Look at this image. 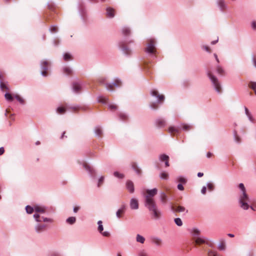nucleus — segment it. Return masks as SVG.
<instances>
[{
	"instance_id": "0eeeda50",
	"label": "nucleus",
	"mask_w": 256,
	"mask_h": 256,
	"mask_svg": "<svg viewBox=\"0 0 256 256\" xmlns=\"http://www.w3.org/2000/svg\"><path fill=\"white\" fill-rule=\"evenodd\" d=\"M159 158L161 162H165V166L168 167L169 164V156L165 154H162L160 156Z\"/></svg>"
},
{
	"instance_id": "4468645a",
	"label": "nucleus",
	"mask_w": 256,
	"mask_h": 256,
	"mask_svg": "<svg viewBox=\"0 0 256 256\" xmlns=\"http://www.w3.org/2000/svg\"><path fill=\"white\" fill-rule=\"evenodd\" d=\"M34 211L39 214H44L46 212V208L42 206H34Z\"/></svg>"
},
{
	"instance_id": "2eb2a0df",
	"label": "nucleus",
	"mask_w": 256,
	"mask_h": 256,
	"mask_svg": "<svg viewBox=\"0 0 256 256\" xmlns=\"http://www.w3.org/2000/svg\"><path fill=\"white\" fill-rule=\"evenodd\" d=\"M125 212V206H122L116 212V215L118 218H120L122 216V215Z\"/></svg>"
},
{
	"instance_id": "72a5a7b5",
	"label": "nucleus",
	"mask_w": 256,
	"mask_h": 256,
	"mask_svg": "<svg viewBox=\"0 0 256 256\" xmlns=\"http://www.w3.org/2000/svg\"><path fill=\"white\" fill-rule=\"evenodd\" d=\"M26 210L27 213H28L29 214H32L34 212V207L32 208L29 206H26Z\"/></svg>"
},
{
	"instance_id": "bf43d9fd",
	"label": "nucleus",
	"mask_w": 256,
	"mask_h": 256,
	"mask_svg": "<svg viewBox=\"0 0 256 256\" xmlns=\"http://www.w3.org/2000/svg\"><path fill=\"white\" fill-rule=\"evenodd\" d=\"M106 80V78L104 77L100 78L98 80V81L100 83H104Z\"/></svg>"
},
{
	"instance_id": "09e8293b",
	"label": "nucleus",
	"mask_w": 256,
	"mask_h": 256,
	"mask_svg": "<svg viewBox=\"0 0 256 256\" xmlns=\"http://www.w3.org/2000/svg\"><path fill=\"white\" fill-rule=\"evenodd\" d=\"M178 181L180 182L181 184H184L186 182V180L182 177H180L178 178Z\"/></svg>"
},
{
	"instance_id": "4be33fe9",
	"label": "nucleus",
	"mask_w": 256,
	"mask_h": 256,
	"mask_svg": "<svg viewBox=\"0 0 256 256\" xmlns=\"http://www.w3.org/2000/svg\"><path fill=\"white\" fill-rule=\"evenodd\" d=\"M156 126L158 127H163L166 124V122L163 119H158L156 122Z\"/></svg>"
},
{
	"instance_id": "864d4df0",
	"label": "nucleus",
	"mask_w": 256,
	"mask_h": 256,
	"mask_svg": "<svg viewBox=\"0 0 256 256\" xmlns=\"http://www.w3.org/2000/svg\"><path fill=\"white\" fill-rule=\"evenodd\" d=\"M208 188L210 190H212L214 188V186L212 183H208Z\"/></svg>"
},
{
	"instance_id": "1a4fd4ad",
	"label": "nucleus",
	"mask_w": 256,
	"mask_h": 256,
	"mask_svg": "<svg viewBox=\"0 0 256 256\" xmlns=\"http://www.w3.org/2000/svg\"><path fill=\"white\" fill-rule=\"evenodd\" d=\"M152 95L156 96L160 102H163L164 100V96L162 94H159L158 92L156 90H152Z\"/></svg>"
},
{
	"instance_id": "f8f14e48",
	"label": "nucleus",
	"mask_w": 256,
	"mask_h": 256,
	"mask_svg": "<svg viewBox=\"0 0 256 256\" xmlns=\"http://www.w3.org/2000/svg\"><path fill=\"white\" fill-rule=\"evenodd\" d=\"M121 82L119 80H116L114 84H106V88L108 90H114V86H120Z\"/></svg>"
},
{
	"instance_id": "c03bdc74",
	"label": "nucleus",
	"mask_w": 256,
	"mask_h": 256,
	"mask_svg": "<svg viewBox=\"0 0 256 256\" xmlns=\"http://www.w3.org/2000/svg\"><path fill=\"white\" fill-rule=\"evenodd\" d=\"M0 87L1 88V89L4 90H8V88L7 86L6 85V84L2 82H0Z\"/></svg>"
},
{
	"instance_id": "bb28decb",
	"label": "nucleus",
	"mask_w": 256,
	"mask_h": 256,
	"mask_svg": "<svg viewBox=\"0 0 256 256\" xmlns=\"http://www.w3.org/2000/svg\"><path fill=\"white\" fill-rule=\"evenodd\" d=\"M160 199H161V201L162 202H163L164 204L166 203L168 199H167V196L165 193L162 192L161 194Z\"/></svg>"
},
{
	"instance_id": "f704fd0d",
	"label": "nucleus",
	"mask_w": 256,
	"mask_h": 256,
	"mask_svg": "<svg viewBox=\"0 0 256 256\" xmlns=\"http://www.w3.org/2000/svg\"><path fill=\"white\" fill-rule=\"evenodd\" d=\"M122 34L124 36H128L130 33V30L128 28H124L122 30Z\"/></svg>"
},
{
	"instance_id": "7c9ffc66",
	"label": "nucleus",
	"mask_w": 256,
	"mask_h": 256,
	"mask_svg": "<svg viewBox=\"0 0 256 256\" xmlns=\"http://www.w3.org/2000/svg\"><path fill=\"white\" fill-rule=\"evenodd\" d=\"M122 48L124 52L127 54H131V50L126 48L125 44H123L122 45Z\"/></svg>"
},
{
	"instance_id": "e2e57ef3",
	"label": "nucleus",
	"mask_w": 256,
	"mask_h": 256,
	"mask_svg": "<svg viewBox=\"0 0 256 256\" xmlns=\"http://www.w3.org/2000/svg\"><path fill=\"white\" fill-rule=\"evenodd\" d=\"M4 152V149L3 147L0 148V156L3 154Z\"/></svg>"
},
{
	"instance_id": "6e6552de",
	"label": "nucleus",
	"mask_w": 256,
	"mask_h": 256,
	"mask_svg": "<svg viewBox=\"0 0 256 256\" xmlns=\"http://www.w3.org/2000/svg\"><path fill=\"white\" fill-rule=\"evenodd\" d=\"M172 210L174 212H180L185 210V208L180 206L172 205Z\"/></svg>"
},
{
	"instance_id": "8fccbe9b",
	"label": "nucleus",
	"mask_w": 256,
	"mask_h": 256,
	"mask_svg": "<svg viewBox=\"0 0 256 256\" xmlns=\"http://www.w3.org/2000/svg\"><path fill=\"white\" fill-rule=\"evenodd\" d=\"M15 98H16V100L21 104H23L24 102V100L22 99V98H21L19 95H16Z\"/></svg>"
},
{
	"instance_id": "338daca9",
	"label": "nucleus",
	"mask_w": 256,
	"mask_h": 256,
	"mask_svg": "<svg viewBox=\"0 0 256 256\" xmlns=\"http://www.w3.org/2000/svg\"><path fill=\"white\" fill-rule=\"evenodd\" d=\"M252 27L254 30H256V22H253L252 23Z\"/></svg>"
},
{
	"instance_id": "680f3d73",
	"label": "nucleus",
	"mask_w": 256,
	"mask_h": 256,
	"mask_svg": "<svg viewBox=\"0 0 256 256\" xmlns=\"http://www.w3.org/2000/svg\"><path fill=\"white\" fill-rule=\"evenodd\" d=\"M246 114L247 116H250V112L248 111V108L246 107H245L244 108Z\"/></svg>"
},
{
	"instance_id": "6ab92c4d",
	"label": "nucleus",
	"mask_w": 256,
	"mask_h": 256,
	"mask_svg": "<svg viewBox=\"0 0 256 256\" xmlns=\"http://www.w3.org/2000/svg\"><path fill=\"white\" fill-rule=\"evenodd\" d=\"M152 242L157 246H160L162 245V242L160 238H152Z\"/></svg>"
},
{
	"instance_id": "2f4dec72",
	"label": "nucleus",
	"mask_w": 256,
	"mask_h": 256,
	"mask_svg": "<svg viewBox=\"0 0 256 256\" xmlns=\"http://www.w3.org/2000/svg\"><path fill=\"white\" fill-rule=\"evenodd\" d=\"M66 108L62 106L58 107L56 110L57 112L59 114H63L66 112Z\"/></svg>"
},
{
	"instance_id": "e433bc0d",
	"label": "nucleus",
	"mask_w": 256,
	"mask_h": 256,
	"mask_svg": "<svg viewBox=\"0 0 256 256\" xmlns=\"http://www.w3.org/2000/svg\"><path fill=\"white\" fill-rule=\"evenodd\" d=\"M64 58L65 61H68L72 60V56L68 53H66L64 54Z\"/></svg>"
},
{
	"instance_id": "423d86ee",
	"label": "nucleus",
	"mask_w": 256,
	"mask_h": 256,
	"mask_svg": "<svg viewBox=\"0 0 256 256\" xmlns=\"http://www.w3.org/2000/svg\"><path fill=\"white\" fill-rule=\"evenodd\" d=\"M102 221L99 220L98 222V232L104 236L106 237H109L110 236V234L108 232H102L104 230V227L102 224Z\"/></svg>"
},
{
	"instance_id": "37998d69",
	"label": "nucleus",
	"mask_w": 256,
	"mask_h": 256,
	"mask_svg": "<svg viewBox=\"0 0 256 256\" xmlns=\"http://www.w3.org/2000/svg\"><path fill=\"white\" fill-rule=\"evenodd\" d=\"M119 117L122 120H126L128 118V116L124 113H120L119 114Z\"/></svg>"
},
{
	"instance_id": "b1692460",
	"label": "nucleus",
	"mask_w": 256,
	"mask_h": 256,
	"mask_svg": "<svg viewBox=\"0 0 256 256\" xmlns=\"http://www.w3.org/2000/svg\"><path fill=\"white\" fill-rule=\"evenodd\" d=\"M73 89L76 92L78 93L81 90V86L79 84L75 83L73 84Z\"/></svg>"
},
{
	"instance_id": "a878e982",
	"label": "nucleus",
	"mask_w": 256,
	"mask_h": 256,
	"mask_svg": "<svg viewBox=\"0 0 256 256\" xmlns=\"http://www.w3.org/2000/svg\"><path fill=\"white\" fill-rule=\"evenodd\" d=\"M248 86L254 91L256 95V82H250L248 84Z\"/></svg>"
},
{
	"instance_id": "052dcab7",
	"label": "nucleus",
	"mask_w": 256,
	"mask_h": 256,
	"mask_svg": "<svg viewBox=\"0 0 256 256\" xmlns=\"http://www.w3.org/2000/svg\"><path fill=\"white\" fill-rule=\"evenodd\" d=\"M206 186H204L202 190V193L204 194H206Z\"/></svg>"
},
{
	"instance_id": "4c0bfd02",
	"label": "nucleus",
	"mask_w": 256,
	"mask_h": 256,
	"mask_svg": "<svg viewBox=\"0 0 256 256\" xmlns=\"http://www.w3.org/2000/svg\"><path fill=\"white\" fill-rule=\"evenodd\" d=\"M44 226L42 225H38L36 228V232H42L44 230Z\"/></svg>"
},
{
	"instance_id": "79ce46f5",
	"label": "nucleus",
	"mask_w": 256,
	"mask_h": 256,
	"mask_svg": "<svg viewBox=\"0 0 256 256\" xmlns=\"http://www.w3.org/2000/svg\"><path fill=\"white\" fill-rule=\"evenodd\" d=\"M174 222L178 226H182V222L180 218H176L174 219Z\"/></svg>"
},
{
	"instance_id": "f3484780",
	"label": "nucleus",
	"mask_w": 256,
	"mask_h": 256,
	"mask_svg": "<svg viewBox=\"0 0 256 256\" xmlns=\"http://www.w3.org/2000/svg\"><path fill=\"white\" fill-rule=\"evenodd\" d=\"M34 217L35 218L37 222H48V219L47 218H44V217L40 218L38 214H35L34 215Z\"/></svg>"
},
{
	"instance_id": "20e7f679",
	"label": "nucleus",
	"mask_w": 256,
	"mask_h": 256,
	"mask_svg": "<svg viewBox=\"0 0 256 256\" xmlns=\"http://www.w3.org/2000/svg\"><path fill=\"white\" fill-rule=\"evenodd\" d=\"M208 76L210 79L216 90L218 92H222V88L218 78L212 74L210 71L208 72Z\"/></svg>"
},
{
	"instance_id": "69168bd1",
	"label": "nucleus",
	"mask_w": 256,
	"mask_h": 256,
	"mask_svg": "<svg viewBox=\"0 0 256 256\" xmlns=\"http://www.w3.org/2000/svg\"><path fill=\"white\" fill-rule=\"evenodd\" d=\"M42 74L44 76H47V70H42Z\"/></svg>"
},
{
	"instance_id": "f257e3e1",
	"label": "nucleus",
	"mask_w": 256,
	"mask_h": 256,
	"mask_svg": "<svg viewBox=\"0 0 256 256\" xmlns=\"http://www.w3.org/2000/svg\"><path fill=\"white\" fill-rule=\"evenodd\" d=\"M146 194H145V206L152 212L154 218L156 219H158L160 216V212L157 209L156 204L153 198V197L156 194L158 190L154 188L152 190H146Z\"/></svg>"
},
{
	"instance_id": "393cba45",
	"label": "nucleus",
	"mask_w": 256,
	"mask_h": 256,
	"mask_svg": "<svg viewBox=\"0 0 256 256\" xmlns=\"http://www.w3.org/2000/svg\"><path fill=\"white\" fill-rule=\"evenodd\" d=\"M136 240L138 242L144 244L145 241V238L144 236L139 234H138L136 236Z\"/></svg>"
},
{
	"instance_id": "603ef678",
	"label": "nucleus",
	"mask_w": 256,
	"mask_h": 256,
	"mask_svg": "<svg viewBox=\"0 0 256 256\" xmlns=\"http://www.w3.org/2000/svg\"><path fill=\"white\" fill-rule=\"evenodd\" d=\"M104 176H101L100 178L99 179V180H98V187L100 186L104 182Z\"/></svg>"
},
{
	"instance_id": "dca6fc26",
	"label": "nucleus",
	"mask_w": 256,
	"mask_h": 256,
	"mask_svg": "<svg viewBox=\"0 0 256 256\" xmlns=\"http://www.w3.org/2000/svg\"><path fill=\"white\" fill-rule=\"evenodd\" d=\"M218 4L222 10H224L226 8V4L224 0H218Z\"/></svg>"
},
{
	"instance_id": "cd10ccee",
	"label": "nucleus",
	"mask_w": 256,
	"mask_h": 256,
	"mask_svg": "<svg viewBox=\"0 0 256 256\" xmlns=\"http://www.w3.org/2000/svg\"><path fill=\"white\" fill-rule=\"evenodd\" d=\"M95 132L98 136H102V130L100 127H96L95 128Z\"/></svg>"
},
{
	"instance_id": "aec40b11",
	"label": "nucleus",
	"mask_w": 256,
	"mask_h": 256,
	"mask_svg": "<svg viewBox=\"0 0 256 256\" xmlns=\"http://www.w3.org/2000/svg\"><path fill=\"white\" fill-rule=\"evenodd\" d=\"M64 73L68 76H71L72 74V70L68 66H65L63 68Z\"/></svg>"
},
{
	"instance_id": "4d7b16f0",
	"label": "nucleus",
	"mask_w": 256,
	"mask_h": 256,
	"mask_svg": "<svg viewBox=\"0 0 256 256\" xmlns=\"http://www.w3.org/2000/svg\"><path fill=\"white\" fill-rule=\"evenodd\" d=\"M58 28L56 26H52L50 28V30L52 32H56L58 31Z\"/></svg>"
},
{
	"instance_id": "c9c22d12",
	"label": "nucleus",
	"mask_w": 256,
	"mask_h": 256,
	"mask_svg": "<svg viewBox=\"0 0 256 256\" xmlns=\"http://www.w3.org/2000/svg\"><path fill=\"white\" fill-rule=\"evenodd\" d=\"M76 220L75 217H70L66 220V222L70 224H74Z\"/></svg>"
},
{
	"instance_id": "c756f323",
	"label": "nucleus",
	"mask_w": 256,
	"mask_h": 256,
	"mask_svg": "<svg viewBox=\"0 0 256 256\" xmlns=\"http://www.w3.org/2000/svg\"><path fill=\"white\" fill-rule=\"evenodd\" d=\"M49 62L48 61L44 60L42 62V70H47Z\"/></svg>"
},
{
	"instance_id": "3c124183",
	"label": "nucleus",
	"mask_w": 256,
	"mask_h": 256,
	"mask_svg": "<svg viewBox=\"0 0 256 256\" xmlns=\"http://www.w3.org/2000/svg\"><path fill=\"white\" fill-rule=\"evenodd\" d=\"M5 98L8 100L12 101L13 100L12 96L10 94H5Z\"/></svg>"
},
{
	"instance_id": "a18cd8bd",
	"label": "nucleus",
	"mask_w": 256,
	"mask_h": 256,
	"mask_svg": "<svg viewBox=\"0 0 256 256\" xmlns=\"http://www.w3.org/2000/svg\"><path fill=\"white\" fill-rule=\"evenodd\" d=\"M160 178L162 179L167 180L168 178V174L166 172H162L160 174Z\"/></svg>"
},
{
	"instance_id": "774afa93",
	"label": "nucleus",
	"mask_w": 256,
	"mask_h": 256,
	"mask_svg": "<svg viewBox=\"0 0 256 256\" xmlns=\"http://www.w3.org/2000/svg\"><path fill=\"white\" fill-rule=\"evenodd\" d=\"M79 209H80L79 206H75L74 208V212H76Z\"/></svg>"
},
{
	"instance_id": "58836bf2",
	"label": "nucleus",
	"mask_w": 256,
	"mask_h": 256,
	"mask_svg": "<svg viewBox=\"0 0 256 256\" xmlns=\"http://www.w3.org/2000/svg\"><path fill=\"white\" fill-rule=\"evenodd\" d=\"M108 99L104 96H100L98 98V102L106 104L108 102Z\"/></svg>"
},
{
	"instance_id": "ddd939ff",
	"label": "nucleus",
	"mask_w": 256,
	"mask_h": 256,
	"mask_svg": "<svg viewBox=\"0 0 256 256\" xmlns=\"http://www.w3.org/2000/svg\"><path fill=\"white\" fill-rule=\"evenodd\" d=\"M126 186L127 190L130 192L133 193L134 192V183L130 180H128L126 183Z\"/></svg>"
},
{
	"instance_id": "13d9d810",
	"label": "nucleus",
	"mask_w": 256,
	"mask_h": 256,
	"mask_svg": "<svg viewBox=\"0 0 256 256\" xmlns=\"http://www.w3.org/2000/svg\"><path fill=\"white\" fill-rule=\"evenodd\" d=\"M178 188L180 190H184V188L181 184H179L178 185Z\"/></svg>"
},
{
	"instance_id": "39448f33",
	"label": "nucleus",
	"mask_w": 256,
	"mask_h": 256,
	"mask_svg": "<svg viewBox=\"0 0 256 256\" xmlns=\"http://www.w3.org/2000/svg\"><path fill=\"white\" fill-rule=\"evenodd\" d=\"M145 51L149 54H155L156 48L155 47V41L154 40L150 39L148 40V46L145 48Z\"/></svg>"
},
{
	"instance_id": "412c9836",
	"label": "nucleus",
	"mask_w": 256,
	"mask_h": 256,
	"mask_svg": "<svg viewBox=\"0 0 256 256\" xmlns=\"http://www.w3.org/2000/svg\"><path fill=\"white\" fill-rule=\"evenodd\" d=\"M132 166L133 169L138 174H140L142 173L141 170L138 166L136 162H132Z\"/></svg>"
},
{
	"instance_id": "a211bd4d",
	"label": "nucleus",
	"mask_w": 256,
	"mask_h": 256,
	"mask_svg": "<svg viewBox=\"0 0 256 256\" xmlns=\"http://www.w3.org/2000/svg\"><path fill=\"white\" fill-rule=\"evenodd\" d=\"M179 130L174 126H170L168 128V132L172 136H174L176 134L178 133Z\"/></svg>"
},
{
	"instance_id": "5fc2aeb1",
	"label": "nucleus",
	"mask_w": 256,
	"mask_h": 256,
	"mask_svg": "<svg viewBox=\"0 0 256 256\" xmlns=\"http://www.w3.org/2000/svg\"><path fill=\"white\" fill-rule=\"evenodd\" d=\"M150 106L154 109H156L158 108V104L156 103H152L150 104Z\"/></svg>"
},
{
	"instance_id": "f03ea898",
	"label": "nucleus",
	"mask_w": 256,
	"mask_h": 256,
	"mask_svg": "<svg viewBox=\"0 0 256 256\" xmlns=\"http://www.w3.org/2000/svg\"><path fill=\"white\" fill-rule=\"evenodd\" d=\"M238 187L240 190L238 196L239 204L242 208L246 210L249 208V196L246 193V188L243 184H240Z\"/></svg>"
},
{
	"instance_id": "49530a36",
	"label": "nucleus",
	"mask_w": 256,
	"mask_h": 256,
	"mask_svg": "<svg viewBox=\"0 0 256 256\" xmlns=\"http://www.w3.org/2000/svg\"><path fill=\"white\" fill-rule=\"evenodd\" d=\"M108 108L110 110H112V111H114L118 109V106L116 104H110L108 105Z\"/></svg>"
},
{
	"instance_id": "a19ab883",
	"label": "nucleus",
	"mask_w": 256,
	"mask_h": 256,
	"mask_svg": "<svg viewBox=\"0 0 256 256\" xmlns=\"http://www.w3.org/2000/svg\"><path fill=\"white\" fill-rule=\"evenodd\" d=\"M84 166L86 170H88L90 172V174H93V172H94V170H93V168H91L88 164H84Z\"/></svg>"
},
{
	"instance_id": "c85d7f7f",
	"label": "nucleus",
	"mask_w": 256,
	"mask_h": 256,
	"mask_svg": "<svg viewBox=\"0 0 256 256\" xmlns=\"http://www.w3.org/2000/svg\"><path fill=\"white\" fill-rule=\"evenodd\" d=\"M208 256H220V254H218V252L216 251L209 250L208 252Z\"/></svg>"
},
{
	"instance_id": "9d476101",
	"label": "nucleus",
	"mask_w": 256,
	"mask_h": 256,
	"mask_svg": "<svg viewBox=\"0 0 256 256\" xmlns=\"http://www.w3.org/2000/svg\"><path fill=\"white\" fill-rule=\"evenodd\" d=\"M106 14L107 17H108L110 18H112L114 16L115 14H116V10L113 8H112L110 7L107 8L106 9Z\"/></svg>"
},
{
	"instance_id": "0e129e2a",
	"label": "nucleus",
	"mask_w": 256,
	"mask_h": 256,
	"mask_svg": "<svg viewBox=\"0 0 256 256\" xmlns=\"http://www.w3.org/2000/svg\"><path fill=\"white\" fill-rule=\"evenodd\" d=\"M213 156V154L210 152H208L206 154V156L208 158H211Z\"/></svg>"
},
{
	"instance_id": "5701e85b",
	"label": "nucleus",
	"mask_w": 256,
	"mask_h": 256,
	"mask_svg": "<svg viewBox=\"0 0 256 256\" xmlns=\"http://www.w3.org/2000/svg\"><path fill=\"white\" fill-rule=\"evenodd\" d=\"M218 249L220 250H224L226 249V242L224 240H220L218 245Z\"/></svg>"
},
{
	"instance_id": "473e14b6",
	"label": "nucleus",
	"mask_w": 256,
	"mask_h": 256,
	"mask_svg": "<svg viewBox=\"0 0 256 256\" xmlns=\"http://www.w3.org/2000/svg\"><path fill=\"white\" fill-rule=\"evenodd\" d=\"M182 128L183 130L186 131H188L192 128V126L184 124H182Z\"/></svg>"
},
{
	"instance_id": "de8ad7c7",
	"label": "nucleus",
	"mask_w": 256,
	"mask_h": 256,
	"mask_svg": "<svg viewBox=\"0 0 256 256\" xmlns=\"http://www.w3.org/2000/svg\"><path fill=\"white\" fill-rule=\"evenodd\" d=\"M114 176L116 177V178H122L124 177V176L123 174H120L118 172H114Z\"/></svg>"
},
{
	"instance_id": "7ed1b4c3",
	"label": "nucleus",
	"mask_w": 256,
	"mask_h": 256,
	"mask_svg": "<svg viewBox=\"0 0 256 256\" xmlns=\"http://www.w3.org/2000/svg\"><path fill=\"white\" fill-rule=\"evenodd\" d=\"M200 232L198 229H194L192 232V243L196 246H200L202 244H206L210 246H212V244L209 240L204 238L200 237Z\"/></svg>"
},
{
	"instance_id": "ea45409f",
	"label": "nucleus",
	"mask_w": 256,
	"mask_h": 256,
	"mask_svg": "<svg viewBox=\"0 0 256 256\" xmlns=\"http://www.w3.org/2000/svg\"><path fill=\"white\" fill-rule=\"evenodd\" d=\"M216 70L218 74L222 76L224 75V71L220 66H218L216 68Z\"/></svg>"
},
{
	"instance_id": "9b49d317",
	"label": "nucleus",
	"mask_w": 256,
	"mask_h": 256,
	"mask_svg": "<svg viewBox=\"0 0 256 256\" xmlns=\"http://www.w3.org/2000/svg\"><path fill=\"white\" fill-rule=\"evenodd\" d=\"M130 207L132 210H137L138 208V202L136 198H132L130 202Z\"/></svg>"
},
{
	"instance_id": "6e6d98bb",
	"label": "nucleus",
	"mask_w": 256,
	"mask_h": 256,
	"mask_svg": "<svg viewBox=\"0 0 256 256\" xmlns=\"http://www.w3.org/2000/svg\"><path fill=\"white\" fill-rule=\"evenodd\" d=\"M202 48H203V49L206 50V52H211L210 48L208 46H202Z\"/></svg>"
}]
</instances>
